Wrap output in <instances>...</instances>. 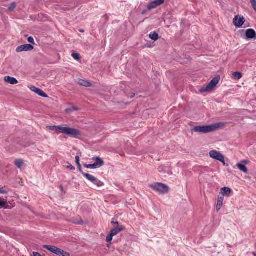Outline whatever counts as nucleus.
Here are the masks:
<instances>
[{"instance_id": "nucleus-9", "label": "nucleus", "mask_w": 256, "mask_h": 256, "mask_svg": "<svg viewBox=\"0 0 256 256\" xmlns=\"http://www.w3.org/2000/svg\"><path fill=\"white\" fill-rule=\"evenodd\" d=\"M34 46L30 44L21 45L16 48L17 52H26L33 50Z\"/></svg>"}, {"instance_id": "nucleus-32", "label": "nucleus", "mask_w": 256, "mask_h": 256, "mask_svg": "<svg viewBox=\"0 0 256 256\" xmlns=\"http://www.w3.org/2000/svg\"><path fill=\"white\" fill-rule=\"evenodd\" d=\"M254 10L256 12V0H250Z\"/></svg>"}, {"instance_id": "nucleus-1", "label": "nucleus", "mask_w": 256, "mask_h": 256, "mask_svg": "<svg viewBox=\"0 0 256 256\" xmlns=\"http://www.w3.org/2000/svg\"><path fill=\"white\" fill-rule=\"evenodd\" d=\"M224 126V124L223 123L219 122L210 126H195L192 130L194 132L206 134L214 132Z\"/></svg>"}, {"instance_id": "nucleus-29", "label": "nucleus", "mask_w": 256, "mask_h": 256, "mask_svg": "<svg viewBox=\"0 0 256 256\" xmlns=\"http://www.w3.org/2000/svg\"><path fill=\"white\" fill-rule=\"evenodd\" d=\"M156 6H160L164 3V0H154Z\"/></svg>"}, {"instance_id": "nucleus-27", "label": "nucleus", "mask_w": 256, "mask_h": 256, "mask_svg": "<svg viewBox=\"0 0 256 256\" xmlns=\"http://www.w3.org/2000/svg\"><path fill=\"white\" fill-rule=\"evenodd\" d=\"M84 167H86L87 168L90 169H96L97 168L96 165H94V164H85L84 165Z\"/></svg>"}, {"instance_id": "nucleus-26", "label": "nucleus", "mask_w": 256, "mask_h": 256, "mask_svg": "<svg viewBox=\"0 0 256 256\" xmlns=\"http://www.w3.org/2000/svg\"><path fill=\"white\" fill-rule=\"evenodd\" d=\"M157 6H156V5L155 4L154 2V1H152V2H149L148 6H147V8L148 10H150L152 9H153V8H156Z\"/></svg>"}, {"instance_id": "nucleus-21", "label": "nucleus", "mask_w": 256, "mask_h": 256, "mask_svg": "<svg viewBox=\"0 0 256 256\" xmlns=\"http://www.w3.org/2000/svg\"><path fill=\"white\" fill-rule=\"evenodd\" d=\"M15 165L20 169H21L24 164V161L22 159H16L14 161Z\"/></svg>"}, {"instance_id": "nucleus-36", "label": "nucleus", "mask_w": 256, "mask_h": 256, "mask_svg": "<svg viewBox=\"0 0 256 256\" xmlns=\"http://www.w3.org/2000/svg\"><path fill=\"white\" fill-rule=\"evenodd\" d=\"M28 40L29 42L31 44H34V38L32 36H30L28 38Z\"/></svg>"}, {"instance_id": "nucleus-12", "label": "nucleus", "mask_w": 256, "mask_h": 256, "mask_svg": "<svg viewBox=\"0 0 256 256\" xmlns=\"http://www.w3.org/2000/svg\"><path fill=\"white\" fill-rule=\"evenodd\" d=\"M246 35L248 38H256V32L253 29H248L246 30Z\"/></svg>"}, {"instance_id": "nucleus-38", "label": "nucleus", "mask_w": 256, "mask_h": 256, "mask_svg": "<svg viewBox=\"0 0 256 256\" xmlns=\"http://www.w3.org/2000/svg\"><path fill=\"white\" fill-rule=\"evenodd\" d=\"M72 108H66V110H65V112L66 113L68 114H70L72 113Z\"/></svg>"}, {"instance_id": "nucleus-22", "label": "nucleus", "mask_w": 256, "mask_h": 256, "mask_svg": "<svg viewBox=\"0 0 256 256\" xmlns=\"http://www.w3.org/2000/svg\"><path fill=\"white\" fill-rule=\"evenodd\" d=\"M82 174L88 180L90 181V182H92L94 179V176L92 175H91L90 174H86V173H84V172H82Z\"/></svg>"}, {"instance_id": "nucleus-35", "label": "nucleus", "mask_w": 256, "mask_h": 256, "mask_svg": "<svg viewBox=\"0 0 256 256\" xmlns=\"http://www.w3.org/2000/svg\"><path fill=\"white\" fill-rule=\"evenodd\" d=\"M112 224L114 226V227H122V226H119V224L118 222H114L113 220L112 222Z\"/></svg>"}, {"instance_id": "nucleus-41", "label": "nucleus", "mask_w": 256, "mask_h": 256, "mask_svg": "<svg viewBox=\"0 0 256 256\" xmlns=\"http://www.w3.org/2000/svg\"><path fill=\"white\" fill-rule=\"evenodd\" d=\"M60 190H61L62 192H63L64 194H65L66 193V192L64 190L62 186L60 185Z\"/></svg>"}, {"instance_id": "nucleus-23", "label": "nucleus", "mask_w": 256, "mask_h": 256, "mask_svg": "<svg viewBox=\"0 0 256 256\" xmlns=\"http://www.w3.org/2000/svg\"><path fill=\"white\" fill-rule=\"evenodd\" d=\"M149 36H150V38H151L152 40H154V41L158 40L159 38L158 34L156 32H151Z\"/></svg>"}, {"instance_id": "nucleus-16", "label": "nucleus", "mask_w": 256, "mask_h": 256, "mask_svg": "<svg viewBox=\"0 0 256 256\" xmlns=\"http://www.w3.org/2000/svg\"><path fill=\"white\" fill-rule=\"evenodd\" d=\"M224 200V196H218V198L217 204L216 206V210L218 212L223 205V202Z\"/></svg>"}, {"instance_id": "nucleus-31", "label": "nucleus", "mask_w": 256, "mask_h": 256, "mask_svg": "<svg viewBox=\"0 0 256 256\" xmlns=\"http://www.w3.org/2000/svg\"><path fill=\"white\" fill-rule=\"evenodd\" d=\"M72 56L76 60H80V55L77 53H72Z\"/></svg>"}, {"instance_id": "nucleus-34", "label": "nucleus", "mask_w": 256, "mask_h": 256, "mask_svg": "<svg viewBox=\"0 0 256 256\" xmlns=\"http://www.w3.org/2000/svg\"><path fill=\"white\" fill-rule=\"evenodd\" d=\"M6 205V202L0 199V208Z\"/></svg>"}, {"instance_id": "nucleus-20", "label": "nucleus", "mask_w": 256, "mask_h": 256, "mask_svg": "<svg viewBox=\"0 0 256 256\" xmlns=\"http://www.w3.org/2000/svg\"><path fill=\"white\" fill-rule=\"evenodd\" d=\"M92 182V184H95L96 186L98 187H100V186H104V184L102 182H101L100 180H98L96 177L94 178V180Z\"/></svg>"}, {"instance_id": "nucleus-30", "label": "nucleus", "mask_w": 256, "mask_h": 256, "mask_svg": "<svg viewBox=\"0 0 256 256\" xmlns=\"http://www.w3.org/2000/svg\"><path fill=\"white\" fill-rule=\"evenodd\" d=\"M114 236L110 232L108 235L107 236L106 238V240L108 242H112V238H113Z\"/></svg>"}, {"instance_id": "nucleus-5", "label": "nucleus", "mask_w": 256, "mask_h": 256, "mask_svg": "<svg viewBox=\"0 0 256 256\" xmlns=\"http://www.w3.org/2000/svg\"><path fill=\"white\" fill-rule=\"evenodd\" d=\"M209 154L211 158L217 160H219L222 163L224 166L226 165L224 157L223 154L220 152L216 150H212L210 152Z\"/></svg>"}, {"instance_id": "nucleus-11", "label": "nucleus", "mask_w": 256, "mask_h": 256, "mask_svg": "<svg viewBox=\"0 0 256 256\" xmlns=\"http://www.w3.org/2000/svg\"><path fill=\"white\" fill-rule=\"evenodd\" d=\"M248 164V161L246 160H243L242 162V163H238L236 164V166L238 170H240V171L244 172L247 173L248 172V169L244 164Z\"/></svg>"}, {"instance_id": "nucleus-39", "label": "nucleus", "mask_w": 256, "mask_h": 256, "mask_svg": "<svg viewBox=\"0 0 256 256\" xmlns=\"http://www.w3.org/2000/svg\"><path fill=\"white\" fill-rule=\"evenodd\" d=\"M67 168L70 169V170H75V168L74 166H72V164H70L69 165H68L67 166Z\"/></svg>"}, {"instance_id": "nucleus-25", "label": "nucleus", "mask_w": 256, "mask_h": 256, "mask_svg": "<svg viewBox=\"0 0 256 256\" xmlns=\"http://www.w3.org/2000/svg\"><path fill=\"white\" fill-rule=\"evenodd\" d=\"M222 193L223 195H224V194L228 195L231 192V190L229 188H228V187H224L223 188H222Z\"/></svg>"}, {"instance_id": "nucleus-43", "label": "nucleus", "mask_w": 256, "mask_h": 256, "mask_svg": "<svg viewBox=\"0 0 256 256\" xmlns=\"http://www.w3.org/2000/svg\"><path fill=\"white\" fill-rule=\"evenodd\" d=\"M33 255L34 256H42L40 253L38 252H34Z\"/></svg>"}, {"instance_id": "nucleus-7", "label": "nucleus", "mask_w": 256, "mask_h": 256, "mask_svg": "<svg viewBox=\"0 0 256 256\" xmlns=\"http://www.w3.org/2000/svg\"><path fill=\"white\" fill-rule=\"evenodd\" d=\"M245 22V19L243 16H236L233 20V23L236 28L242 26Z\"/></svg>"}, {"instance_id": "nucleus-10", "label": "nucleus", "mask_w": 256, "mask_h": 256, "mask_svg": "<svg viewBox=\"0 0 256 256\" xmlns=\"http://www.w3.org/2000/svg\"><path fill=\"white\" fill-rule=\"evenodd\" d=\"M30 89L32 91L34 92L36 94H38V95L44 97V98H47L48 96L47 94L42 90L36 88L35 86H29Z\"/></svg>"}, {"instance_id": "nucleus-33", "label": "nucleus", "mask_w": 256, "mask_h": 256, "mask_svg": "<svg viewBox=\"0 0 256 256\" xmlns=\"http://www.w3.org/2000/svg\"><path fill=\"white\" fill-rule=\"evenodd\" d=\"M8 193V191L5 190L4 188H0V194H7Z\"/></svg>"}, {"instance_id": "nucleus-28", "label": "nucleus", "mask_w": 256, "mask_h": 256, "mask_svg": "<svg viewBox=\"0 0 256 256\" xmlns=\"http://www.w3.org/2000/svg\"><path fill=\"white\" fill-rule=\"evenodd\" d=\"M16 8V2H12L8 6V10L12 12Z\"/></svg>"}, {"instance_id": "nucleus-18", "label": "nucleus", "mask_w": 256, "mask_h": 256, "mask_svg": "<svg viewBox=\"0 0 256 256\" xmlns=\"http://www.w3.org/2000/svg\"><path fill=\"white\" fill-rule=\"evenodd\" d=\"M78 83L80 86H84L86 87H90L92 86V84L88 82V81L84 80L82 79H80L78 80Z\"/></svg>"}, {"instance_id": "nucleus-45", "label": "nucleus", "mask_w": 256, "mask_h": 256, "mask_svg": "<svg viewBox=\"0 0 256 256\" xmlns=\"http://www.w3.org/2000/svg\"><path fill=\"white\" fill-rule=\"evenodd\" d=\"M134 95H135L134 94H132V95L130 96V98H134Z\"/></svg>"}, {"instance_id": "nucleus-42", "label": "nucleus", "mask_w": 256, "mask_h": 256, "mask_svg": "<svg viewBox=\"0 0 256 256\" xmlns=\"http://www.w3.org/2000/svg\"><path fill=\"white\" fill-rule=\"evenodd\" d=\"M72 112L74 111V110L77 111V110H79V108L78 107L75 106H72Z\"/></svg>"}, {"instance_id": "nucleus-14", "label": "nucleus", "mask_w": 256, "mask_h": 256, "mask_svg": "<svg viewBox=\"0 0 256 256\" xmlns=\"http://www.w3.org/2000/svg\"><path fill=\"white\" fill-rule=\"evenodd\" d=\"M47 128L52 131H56L58 132V134H62L63 126H47Z\"/></svg>"}, {"instance_id": "nucleus-37", "label": "nucleus", "mask_w": 256, "mask_h": 256, "mask_svg": "<svg viewBox=\"0 0 256 256\" xmlns=\"http://www.w3.org/2000/svg\"><path fill=\"white\" fill-rule=\"evenodd\" d=\"M76 162L78 166H80V157L78 156H76Z\"/></svg>"}, {"instance_id": "nucleus-17", "label": "nucleus", "mask_w": 256, "mask_h": 256, "mask_svg": "<svg viewBox=\"0 0 256 256\" xmlns=\"http://www.w3.org/2000/svg\"><path fill=\"white\" fill-rule=\"evenodd\" d=\"M124 230L123 227H114L112 228L110 232L114 236H116L120 232H122Z\"/></svg>"}, {"instance_id": "nucleus-47", "label": "nucleus", "mask_w": 256, "mask_h": 256, "mask_svg": "<svg viewBox=\"0 0 256 256\" xmlns=\"http://www.w3.org/2000/svg\"><path fill=\"white\" fill-rule=\"evenodd\" d=\"M254 256H256V254L254 253Z\"/></svg>"}, {"instance_id": "nucleus-4", "label": "nucleus", "mask_w": 256, "mask_h": 256, "mask_svg": "<svg viewBox=\"0 0 256 256\" xmlns=\"http://www.w3.org/2000/svg\"><path fill=\"white\" fill-rule=\"evenodd\" d=\"M218 78H214L205 87L201 88L200 92L201 93L211 91L219 82Z\"/></svg>"}, {"instance_id": "nucleus-8", "label": "nucleus", "mask_w": 256, "mask_h": 256, "mask_svg": "<svg viewBox=\"0 0 256 256\" xmlns=\"http://www.w3.org/2000/svg\"><path fill=\"white\" fill-rule=\"evenodd\" d=\"M158 172L162 174L172 175V174L170 167L162 166L158 168Z\"/></svg>"}, {"instance_id": "nucleus-40", "label": "nucleus", "mask_w": 256, "mask_h": 256, "mask_svg": "<svg viewBox=\"0 0 256 256\" xmlns=\"http://www.w3.org/2000/svg\"><path fill=\"white\" fill-rule=\"evenodd\" d=\"M82 222H82V220H81L74 221V223L76 224H81Z\"/></svg>"}, {"instance_id": "nucleus-44", "label": "nucleus", "mask_w": 256, "mask_h": 256, "mask_svg": "<svg viewBox=\"0 0 256 256\" xmlns=\"http://www.w3.org/2000/svg\"><path fill=\"white\" fill-rule=\"evenodd\" d=\"M78 170H79L80 172L82 174V172H82V170L81 164H80V166H78Z\"/></svg>"}, {"instance_id": "nucleus-2", "label": "nucleus", "mask_w": 256, "mask_h": 256, "mask_svg": "<svg viewBox=\"0 0 256 256\" xmlns=\"http://www.w3.org/2000/svg\"><path fill=\"white\" fill-rule=\"evenodd\" d=\"M43 247L57 256H70V254L68 252H67L55 246L44 245Z\"/></svg>"}, {"instance_id": "nucleus-19", "label": "nucleus", "mask_w": 256, "mask_h": 256, "mask_svg": "<svg viewBox=\"0 0 256 256\" xmlns=\"http://www.w3.org/2000/svg\"><path fill=\"white\" fill-rule=\"evenodd\" d=\"M92 182V184H95L96 186L98 187H100V186H104V184L102 182H101L100 180H98L96 177L94 178V180Z\"/></svg>"}, {"instance_id": "nucleus-3", "label": "nucleus", "mask_w": 256, "mask_h": 256, "mask_svg": "<svg viewBox=\"0 0 256 256\" xmlns=\"http://www.w3.org/2000/svg\"><path fill=\"white\" fill-rule=\"evenodd\" d=\"M62 134L72 138H76L80 134V131L77 129L67 126H63Z\"/></svg>"}, {"instance_id": "nucleus-13", "label": "nucleus", "mask_w": 256, "mask_h": 256, "mask_svg": "<svg viewBox=\"0 0 256 256\" xmlns=\"http://www.w3.org/2000/svg\"><path fill=\"white\" fill-rule=\"evenodd\" d=\"M93 159L95 160V162L94 163V165H96V168H99L104 166V162L103 160L100 158L98 156H96L93 158Z\"/></svg>"}, {"instance_id": "nucleus-24", "label": "nucleus", "mask_w": 256, "mask_h": 256, "mask_svg": "<svg viewBox=\"0 0 256 256\" xmlns=\"http://www.w3.org/2000/svg\"><path fill=\"white\" fill-rule=\"evenodd\" d=\"M232 76L235 80H239L242 78V74L240 72H234L232 73Z\"/></svg>"}, {"instance_id": "nucleus-15", "label": "nucleus", "mask_w": 256, "mask_h": 256, "mask_svg": "<svg viewBox=\"0 0 256 256\" xmlns=\"http://www.w3.org/2000/svg\"><path fill=\"white\" fill-rule=\"evenodd\" d=\"M4 80L6 82L10 84H16L18 83V81L16 78L10 76H5Z\"/></svg>"}, {"instance_id": "nucleus-46", "label": "nucleus", "mask_w": 256, "mask_h": 256, "mask_svg": "<svg viewBox=\"0 0 256 256\" xmlns=\"http://www.w3.org/2000/svg\"><path fill=\"white\" fill-rule=\"evenodd\" d=\"M110 244H107V246H108V248H109V247H110Z\"/></svg>"}, {"instance_id": "nucleus-6", "label": "nucleus", "mask_w": 256, "mask_h": 256, "mask_svg": "<svg viewBox=\"0 0 256 256\" xmlns=\"http://www.w3.org/2000/svg\"><path fill=\"white\" fill-rule=\"evenodd\" d=\"M150 188L156 192L166 194L168 192V187L162 183H156L151 185Z\"/></svg>"}]
</instances>
